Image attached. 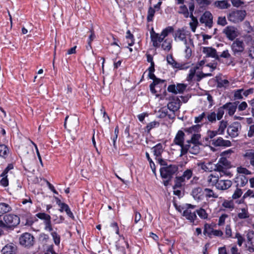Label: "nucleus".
I'll use <instances>...</instances> for the list:
<instances>
[{"instance_id": "obj_1", "label": "nucleus", "mask_w": 254, "mask_h": 254, "mask_svg": "<svg viewBox=\"0 0 254 254\" xmlns=\"http://www.w3.org/2000/svg\"><path fill=\"white\" fill-rule=\"evenodd\" d=\"M190 35L189 31L184 28H179L176 30L173 34L174 40L176 42H182L185 45V53L187 58H190L191 55V49L190 47V45L193 44L192 40L189 38L188 41L187 36Z\"/></svg>"}, {"instance_id": "obj_2", "label": "nucleus", "mask_w": 254, "mask_h": 254, "mask_svg": "<svg viewBox=\"0 0 254 254\" xmlns=\"http://www.w3.org/2000/svg\"><path fill=\"white\" fill-rule=\"evenodd\" d=\"M20 222V218L16 215L7 214L3 216V221L0 220V228H11L16 226Z\"/></svg>"}, {"instance_id": "obj_3", "label": "nucleus", "mask_w": 254, "mask_h": 254, "mask_svg": "<svg viewBox=\"0 0 254 254\" xmlns=\"http://www.w3.org/2000/svg\"><path fill=\"white\" fill-rule=\"evenodd\" d=\"M246 14L247 13L245 10H235L229 13L227 18L230 22L238 23L244 20Z\"/></svg>"}, {"instance_id": "obj_4", "label": "nucleus", "mask_w": 254, "mask_h": 254, "mask_svg": "<svg viewBox=\"0 0 254 254\" xmlns=\"http://www.w3.org/2000/svg\"><path fill=\"white\" fill-rule=\"evenodd\" d=\"M231 49L233 55L240 56L245 50V44L243 40L239 38L234 40L231 45Z\"/></svg>"}, {"instance_id": "obj_5", "label": "nucleus", "mask_w": 254, "mask_h": 254, "mask_svg": "<svg viewBox=\"0 0 254 254\" xmlns=\"http://www.w3.org/2000/svg\"><path fill=\"white\" fill-rule=\"evenodd\" d=\"M178 168L176 165H170L161 168L160 169V175L162 178L171 180L173 175L178 171Z\"/></svg>"}, {"instance_id": "obj_6", "label": "nucleus", "mask_w": 254, "mask_h": 254, "mask_svg": "<svg viewBox=\"0 0 254 254\" xmlns=\"http://www.w3.org/2000/svg\"><path fill=\"white\" fill-rule=\"evenodd\" d=\"M148 76L149 78L153 80V82L150 85V90L152 93L155 94L158 92L155 88H160L162 85H163L164 87H166L165 80L157 78L153 72L149 73Z\"/></svg>"}, {"instance_id": "obj_7", "label": "nucleus", "mask_w": 254, "mask_h": 254, "mask_svg": "<svg viewBox=\"0 0 254 254\" xmlns=\"http://www.w3.org/2000/svg\"><path fill=\"white\" fill-rule=\"evenodd\" d=\"M223 33L230 41L234 40L239 35L237 28L233 26H228L223 30Z\"/></svg>"}, {"instance_id": "obj_8", "label": "nucleus", "mask_w": 254, "mask_h": 254, "mask_svg": "<svg viewBox=\"0 0 254 254\" xmlns=\"http://www.w3.org/2000/svg\"><path fill=\"white\" fill-rule=\"evenodd\" d=\"M34 238L31 234L25 233L20 237L19 243L25 247H30L34 244Z\"/></svg>"}, {"instance_id": "obj_9", "label": "nucleus", "mask_w": 254, "mask_h": 254, "mask_svg": "<svg viewBox=\"0 0 254 254\" xmlns=\"http://www.w3.org/2000/svg\"><path fill=\"white\" fill-rule=\"evenodd\" d=\"M95 119L97 123L99 122L101 124H106L110 123V118L103 107L96 114Z\"/></svg>"}, {"instance_id": "obj_10", "label": "nucleus", "mask_w": 254, "mask_h": 254, "mask_svg": "<svg viewBox=\"0 0 254 254\" xmlns=\"http://www.w3.org/2000/svg\"><path fill=\"white\" fill-rule=\"evenodd\" d=\"M202 24H204L206 27L211 28L213 24V16L208 11H205L199 19Z\"/></svg>"}, {"instance_id": "obj_11", "label": "nucleus", "mask_w": 254, "mask_h": 254, "mask_svg": "<svg viewBox=\"0 0 254 254\" xmlns=\"http://www.w3.org/2000/svg\"><path fill=\"white\" fill-rule=\"evenodd\" d=\"M241 128V125L238 122H234L229 126L227 129V133L232 137H235L239 135Z\"/></svg>"}, {"instance_id": "obj_12", "label": "nucleus", "mask_w": 254, "mask_h": 254, "mask_svg": "<svg viewBox=\"0 0 254 254\" xmlns=\"http://www.w3.org/2000/svg\"><path fill=\"white\" fill-rule=\"evenodd\" d=\"M221 58L225 59L227 60L229 62L228 63V65H234L233 63L234 61V58L232 56L228 49H224L222 52L218 53V60H217L220 61Z\"/></svg>"}, {"instance_id": "obj_13", "label": "nucleus", "mask_w": 254, "mask_h": 254, "mask_svg": "<svg viewBox=\"0 0 254 254\" xmlns=\"http://www.w3.org/2000/svg\"><path fill=\"white\" fill-rule=\"evenodd\" d=\"M213 170L215 171L219 172L221 177L223 176L229 177H231L232 176V174L228 170V168L225 167L224 166H223L222 164L220 165L218 163L214 165V168H213Z\"/></svg>"}, {"instance_id": "obj_14", "label": "nucleus", "mask_w": 254, "mask_h": 254, "mask_svg": "<svg viewBox=\"0 0 254 254\" xmlns=\"http://www.w3.org/2000/svg\"><path fill=\"white\" fill-rule=\"evenodd\" d=\"M210 142L215 146L229 147L231 146V142L229 140H224L220 137L213 138L211 140Z\"/></svg>"}, {"instance_id": "obj_15", "label": "nucleus", "mask_w": 254, "mask_h": 254, "mask_svg": "<svg viewBox=\"0 0 254 254\" xmlns=\"http://www.w3.org/2000/svg\"><path fill=\"white\" fill-rule=\"evenodd\" d=\"M181 101L178 97L174 98L167 104L168 108L173 112H175L178 110L181 106Z\"/></svg>"}, {"instance_id": "obj_16", "label": "nucleus", "mask_w": 254, "mask_h": 254, "mask_svg": "<svg viewBox=\"0 0 254 254\" xmlns=\"http://www.w3.org/2000/svg\"><path fill=\"white\" fill-rule=\"evenodd\" d=\"M232 185V182L230 180L219 179L216 188L219 190H225L230 188Z\"/></svg>"}, {"instance_id": "obj_17", "label": "nucleus", "mask_w": 254, "mask_h": 254, "mask_svg": "<svg viewBox=\"0 0 254 254\" xmlns=\"http://www.w3.org/2000/svg\"><path fill=\"white\" fill-rule=\"evenodd\" d=\"M68 116H66L65 118L64 126L65 128H66L67 124H68V127L70 128H73L78 125V118L76 116H73L70 117L68 121Z\"/></svg>"}, {"instance_id": "obj_18", "label": "nucleus", "mask_w": 254, "mask_h": 254, "mask_svg": "<svg viewBox=\"0 0 254 254\" xmlns=\"http://www.w3.org/2000/svg\"><path fill=\"white\" fill-rule=\"evenodd\" d=\"M202 52L207 57L214 58L215 60H218V53L216 50L212 47H203Z\"/></svg>"}, {"instance_id": "obj_19", "label": "nucleus", "mask_w": 254, "mask_h": 254, "mask_svg": "<svg viewBox=\"0 0 254 254\" xmlns=\"http://www.w3.org/2000/svg\"><path fill=\"white\" fill-rule=\"evenodd\" d=\"M204 191L200 187L194 188L191 191V195L195 200H201L203 198Z\"/></svg>"}, {"instance_id": "obj_20", "label": "nucleus", "mask_w": 254, "mask_h": 254, "mask_svg": "<svg viewBox=\"0 0 254 254\" xmlns=\"http://www.w3.org/2000/svg\"><path fill=\"white\" fill-rule=\"evenodd\" d=\"M248 182V179L243 175H239L235 179V182L237 183V187H243Z\"/></svg>"}, {"instance_id": "obj_21", "label": "nucleus", "mask_w": 254, "mask_h": 254, "mask_svg": "<svg viewBox=\"0 0 254 254\" xmlns=\"http://www.w3.org/2000/svg\"><path fill=\"white\" fill-rule=\"evenodd\" d=\"M245 159L254 167V149H248L244 155Z\"/></svg>"}, {"instance_id": "obj_22", "label": "nucleus", "mask_w": 254, "mask_h": 254, "mask_svg": "<svg viewBox=\"0 0 254 254\" xmlns=\"http://www.w3.org/2000/svg\"><path fill=\"white\" fill-rule=\"evenodd\" d=\"M3 254H15L16 247L13 244H8L5 246L1 251Z\"/></svg>"}, {"instance_id": "obj_23", "label": "nucleus", "mask_w": 254, "mask_h": 254, "mask_svg": "<svg viewBox=\"0 0 254 254\" xmlns=\"http://www.w3.org/2000/svg\"><path fill=\"white\" fill-rule=\"evenodd\" d=\"M185 133L182 130H179L174 138V142L178 145H183L184 143Z\"/></svg>"}, {"instance_id": "obj_24", "label": "nucleus", "mask_w": 254, "mask_h": 254, "mask_svg": "<svg viewBox=\"0 0 254 254\" xmlns=\"http://www.w3.org/2000/svg\"><path fill=\"white\" fill-rule=\"evenodd\" d=\"M183 215L187 219L190 220V222H193L197 218L195 212H191V211L188 209L184 211Z\"/></svg>"}, {"instance_id": "obj_25", "label": "nucleus", "mask_w": 254, "mask_h": 254, "mask_svg": "<svg viewBox=\"0 0 254 254\" xmlns=\"http://www.w3.org/2000/svg\"><path fill=\"white\" fill-rule=\"evenodd\" d=\"M214 5L220 9H227L230 6V4L228 3V0H217L215 1Z\"/></svg>"}, {"instance_id": "obj_26", "label": "nucleus", "mask_w": 254, "mask_h": 254, "mask_svg": "<svg viewBox=\"0 0 254 254\" xmlns=\"http://www.w3.org/2000/svg\"><path fill=\"white\" fill-rule=\"evenodd\" d=\"M154 36H152L151 38V42H152L153 46L155 47H159L160 45V43L163 42V39L162 36L159 34H154Z\"/></svg>"}, {"instance_id": "obj_27", "label": "nucleus", "mask_w": 254, "mask_h": 254, "mask_svg": "<svg viewBox=\"0 0 254 254\" xmlns=\"http://www.w3.org/2000/svg\"><path fill=\"white\" fill-rule=\"evenodd\" d=\"M154 155L157 158L161 157V154L163 152V146L161 143H158L154 146L152 149Z\"/></svg>"}, {"instance_id": "obj_28", "label": "nucleus", "mask_w": 254, "mask_h": 254, "mask_svg": "<svg viewBox=\"0 0 254 254\" xmlns=\"http://www.w3.org/2000/svg\"><path fill=\"white\" fill-rule=\"evenodd\" d=\"M167 63L171 65L172 67H173L174 68L180 69L183 68V65L176 62L173 59L172 55H169L167 57Z\"/></svg>"}, {"instance_id": "obj_29", "label": "nucleus", "mask_w": 254, "mask_h": 254, "mask_svg": "<svg viewBox=\"0 0 254 254\" xmlns=\"http://www.w3.org/2000/svg\"><path fill=\"white\" fill-rule=\"evenodd\" d=\"M226 105V110H228V114L230 116H232L235 113L237 105L236 103L229 102L225 104Z\"/></svg>"}, {"instance_id": "obj_30", "label": "nucleus", "mask_w": 254, "mask_h": 254, "mask_svg": "<svg viewBox=\"0 0 254 254\" xmlns=\"http://www.w3.org/2000/svg\"><path fill=\"white\" fill-rule=\"evenodd\" d=\"M189 151L192 154H197L199 152L200 148L198 144L191 143L189 145Z\"/></svg>"}, {"instance_id": "obj_31", "label": "nucleus", "mask_w": 254, "mask_h": 254, "mask_svg": "<svg viewBox=\"0 0 254 254\" xmlns=\"http://www.w3.org/2000/svg\"><path fill=\"white\" fill-rule=\"evenodd\" d=\"M190 17L191 18L192 21L190 23V28L192 32H195L198 24L197 19L193 15L192 13H190Z\"/></svg>"}, {"instance_id": "obj_32", "label": "nucleus", "mask_w": 254, "mask_h": 254, "mask_svg": "<svg viewBox=\"0 0 254 254\" xmlns=\"http://www.w3.org/2000/svg\"><path fill=\"white\" fill-rule=\"evenodd\" d=\"M204 193H205V196L207 198L213 197L217 198L218 197V195L214 192L212 190L209 188H205L204 190Z\"/></svg>"}, {"instance_id": "obj_33", "label": "nucleus", "mask_w": 254, "mask_h": 254, "mask_svg": "<svg viewBox=\"0 0 254 254\" xmlns=\"http://www.w3.org/2000/svg\"><path fill=\"white\" fill-rule=\"evenodd\" d=\"M9 153V149L4 144H0V157L5 158Z\"/></svg>"}, {"instance_id": "obj_34", "label": "nucleus", "mask_w": 254, "mask_h": 254, "mask_svg": "<svg viewBox=\"0 0 254 254\" xmlns=\"http://www.w3.org/2000/svg\"><path fill=\"white\" fill-rule=\"evenodd\" d=\"M228 126L227 121L222 120L220 122L219 128L217 130L219 134H223L224 132V130Z\"/></svg>"}, {"instance_id": "obj_35", "label": "nucleus", "mask_w": 254, "mask_h": 254, "mask_svg": "<svg viewBox=\"0 0 254 254\" xmlns=\"http://www.w3.org/2000/svg\"><path fill=\"white\" fill-rule=\"evenodd\" d=\"M199 68V66L197 65L192 67L190 70V73L188 74L187 80L188 81H190L192 80L193 77H194L196 70Z\"/></svg>"}, {"instance_id": "obj_36", "label": "nucleus", "mask_w": 254, "mask_h": 254, "mask_svg": "<svg viewBox=\"0 0 254 254\" xmlns=\"http://www.w3.org/2000/svg\"><path fill=\"white\" fill-rule=\"evenodd\" d=\"M206 117L209 122L211 123L216 121L217 116L215 112H208L206 114Z\"/></svg>"}, {"instance_id": "obj_37", "label": "nucleus", "mask_w": 254, "mask_h": 254, "mask_svg": "<svg viewBox=\"0 0 254 254\" xmlns=\"http://www.w3.org/2000/svg\"><path fill=\"white\" fill-rule=\"evenodd\" d=\"M11 210L10 206L5 203H0V213H6Z\"/></svg>"}, {"instance_id": "obj_38", "label": "nucleus", "mask_w": 254, "mask_h": 254, "mask_svg": "<svg viewBox=\"0 0 254 254\" xmlns=\"http://www.w3.org/2000/svg\"><path fill=\"white\" fill-rule=\"evenodd\" d=\"M219 180V179L218 178V177H216L212 174H210L208 177L207 182L211 184L212 185L215 186V187H216V185L217 184Z\"/></svg>"}, {"instance_id": "obj_39", "label": "nucleus", "mask_w": 254, "mask_h": 254, "mask_svg": "<svg viewBox=\"0 0 254 254\" xmlns=\"http://www.w3.org/2000/svg\"><path fill=\"white\" fill-rule=\"evenodd\" d=\"M213 229L211 227V226L207 224H205L204 226V230H203V234L205 235H207L209 237H211L212 235V231Z\"/></svg>"}, {"instance_id": "obj_40", "label": "nucleus", "mask_w": 254, "mask_h": 254, "mask_svg": "<svg viewBox=\"0 0 254 254\" xmlns=\"http://www.w3.org/2000/svg\"><path fill=\"white\" fill-rule=\"evenodd\" d=\"M226 105L225 104L219 107L217 111L216 116L218 120H220L224 114V110L226 109Z\"/></svg>"}, {"instance_id": "obj_41", "label": "nucleus", "mask_w": 254, "mask_h": 254, "mask_svg": "<svg viewBox=\"0 0 254 254\" xmlns=\"http://www.w3.org/2000/svg\"><path fill=\"white\" fill-rule=\"evenodd\" d=\"M51 235L53 238L55 245L57 246L59 245L61 242L60 236L56 231L52 232L51 233Z\"/></svg>"}, {"instance_id": "obj_42", "label": "nucleus", "mask_w": 254, "mask_h": 254, "mask_svg": "<svg viewBox=\"0 0 254 254\" xmlns=\"http://www.w3.org/2000/svg\"><path fill=\"white\" fill-rule=\"evenodd\" d=\"M200 127L201 126L199 125L192 126L190 127L186 128L185 131L190 133H195V132H198Z\"/></svg>"}, {"instance_id": "obj_43", "label": "nucleus", "mask_w": 254, "mask_h": 254, "mask_svg": "<svg viewBox=\"0 0 254 254\" xmlns=\"http://www.w3.org/2000/svg\"><path fill=\"white\" fill-rule=\"evenodd\" d=\"M185 181L181 177H177L175 180V184L173 187V189L175 190L176 188H180L182 186V183Z\"/></svg>"}, {"instance_id": "obj_44", "label": "nucleus", "mask_w": 254, "mask_h": 254, "mask_svg": "<svg viewBox=\"0 0 254 254\" xmlns=\"http://www.w3.org/2000/svg\"><path fill=\"white\" fill-rule=\"evenodd\" d=\"M174 28L172 26H168L162 31V32L160 34V35L164 39L166 37L168 36L169 33L172 32Z\"/></svg>"}, {"instance_id": "obj_45", "label": "nucleus", "mask_w": 254, "mask_h": 254, "mask_svg": "<svg viewBox=\"0 0 254 254\" xmlns=\"http://www.w3.org/2000/svg\"><path fill=\"white\" fill-rule=\"evenodd\" d=\"M237 171L239 175H251L252 172L246 168L242 167H239L237 168Z\"/></svg>"}, {"instance_id": "obj_46", "label": "nucleus", "mask_w": 254, "mask_h": 254, "mask_svg": "<svg viewBox=\"0 0 254 254\" xmlns=\"http://www.w3.org/2000/svg\"><path fill=\"white\" fill-rule=\"evenodd\" d=\"M218 163L220 165L222 164L223 166H224L225 167H226L228 169H229L231 167V163L230 162L224 157L221 158Z\"/></svg>"}, {"instance_id": "obj_47", "label": "nucleus", "mask_w": 254, "mask_h": 254, "mask_svg": "<svg viewBox=\"0 0 254 254\" xmlns=\"http://www.w3.org/2000/svg\"><path fill=\"white\" fill-rule=\"evenodd\" d=\"M178 12L184 14V16L186 18L189 16L188 8L185 5H183L180 6V9L178 11Z\"/></svg>"}, {"instance_id": "obj_48", "label": "nucleus", "mask_w": 254, "mask_h": 254, "mask_svg": "<svg viewBox=\"0 0 254 254\" xmlns=\"http://www.w3.org/2000/svg\"><path fill=\"white\" fill-rule=\"evenodd\" d=\"M238 217L240 219H246L249 217V214L248 210L245 208H242L241 212L238 214Z\"/></svg>"}, {"instance_id": "obj_49", "label": "nucleus", "mask_w": 254, "mask_h": 254, "mask_svg": "<svg viewBox=\"0 0 254 254\" xmlns=\"http://www.w3.org/2000/svg\"><path fill=\"white\" fill-rule=\"evenodd\" d=\"M159 123L156 121H153L149 123L146 127V129L148 132L153 128L159 127Z\"/></svg>"}, {"instance_id": "obj_50", "label": "nucleus", "mask_w": 254, "mask_h": 254, "mask_svg": "<svg viewBox=\"0 0 254 254\" xmlns=\"http://www.w3.org/2000/svg\"><path fill=\"white\" fill-rule=\"evenodd\" d=\"M155 12V9L153 8L150 7L148 10L147 17V20L148 22L152 21L153 20Z\"/></svg>"}, {"instance_id": "obj_51", "label": "nucleus", "mask_w": 254, "mask_h": 254, "mask_svg": "<svg viewBox=\"0 0 254 254\" xmlns=\"http://www.w3.org/2000/svg\"><path fill=\"white\" fill-rule=\"evenodd\" d=\"M196 211L199 217L201 219H205L207 218L208 214L204 209L200 208L199 209L197 210Z\"/></svg>"}, {"instance_id": "obj_52", "label": "nucleus", "mask_w": 254, "mask_h": 254, "mask_svg": "<svg viewBox=\"0 0 254 254\" xmlns=\"http://www.w3.org/2000/svg\"><path fill=\"white\" fill-rule=\"evenodd\" d=\"M192 172L190 169H188L186 170L184 173L183 175L181 176L182 177L185 181L189 180L192 176Z\"/></svg>"}, {"instance_id": "obj_53", "label": "nucleus", "mask_w": 254, "mask_h": 254, "mask_svg": "<svg viewBox=\"0 0 254 254\" xmlns=\"http://www.w3.org/2000/svg\"><path fill=\"white\" fill-rule=\"evenodd\" d=\"M244 89H240L234 91V97L235 99H243V92Z\"/></svg>"}, {"instance_id": "obj_54", "label": "nucleus", "mask_w": 254, "mask_h": 254, "mask_svg": "<svg viewBox=\"0 0 254 254\" xmlns=\"http://www.w3.org/2000/svg\"><path fill=\"white\" fill-rule=\"evenodd\" d=\"M36 217H38L41 220H43L44 222L51 218L50 215L46 214L45 213H38L36 214Z\"/></svg>"}, {"instance_id": "obj_55", "label": "nucleus", "mask_w": 254, "mask_h": 254, "mask_svg": "<svg viewBox=\"0 0 254 254\" xmlns=\"http://www.w3.org/2000/svg\"><path fill=\"white\" fill-rule=\"evenodd\" d=\"M222 206L225 208L232 210L234 208V205L232 201L225 200L222 203Z\"/></svg>"}, {"instance_id": "obj_56", "label": "nucleus", "mask_w": 254, "mask_h": 254, "mask_svg": "<svg viewBox=\"0 0 254 254\" xmlns=\"http://www.w3.org/2000/svg\"><path fill=\"white\" fill-rule=\"evenodd\" d=\"M38 219L36 217H32L31 216H28L26 219L25 225L31 226L35 221H37Z\"/></svg>"}, {"instance_id": "obj_57", "label": "nucleus", "mask_w": 254, "mask_h": 254, "mask_svg": "<svg viewBox=\"0 0 254 254\" xmlns=\"http://www.w3.org/2000/svg\"><path fill=\"white\" fill-rule=\"evenodd\" d=\"M248 52L249 57L252 59H254V43H252L251 45L248 48Z\"/></svg>"}, {"instance_id": "obj_58", "label": "nucleus", "mask_w": 254, "mask_h": 254, "mask_svg": "<svg viewBox=\"0 0 254 254\" xmlns=\"http://www.w3.org/2000/svg\"><path fill=\"white\" fill-rule=\"evenodd\" d=\"M145 155H146V157L148 160V161L149 162V164H150V166L152 169V171L153 172V173L154 174H156V173H155V164L152 161V159L150 158V156H149V154L148 152H146L145 153Z\"/></svg>"}, {"instance_id": "obj_59", "label": "nucleus", "mask_w": 254, "mask_h": 254, "mask_svg": "<svg viewBox=\"0 0 254 254\" xmlns=\"http://www.w3.org/2000/svg\"><path fill=\"white\" fill-rule=\"evenodd\" d=\"M176 86L177 94L182 93L186 89L187 86L182 83L177 84Z\"/></svg>"}, {"instance_id": "obj_60", "label": "nucleus", "mask_w": 254, "mask_h": 254, "mask_svg": "<svg viewBox=\"0 0 254 254\" xmlns=\"http://www.w3.org/2000/svg\"><path fill=\"white\" fill-rule=\"evenodd\" d=\"M242 193L243 192L242 190L239 188L238 187H237L236 190H235L232 195V198L234 199L239 198L241 196Z\"/></svg>"}, {"instance_id": "obj_61", "label": "nucleus", "mask_w": 254, "mask_h": 254, "mask_svg": "<svg viewBox=\"0 0 254 254\" xmlns=\"http://www.w3.org/2000/svg\"><path fill=\"white\" fill-rule=\"evenodd\" d=\"M212 165V163L208 162L207 164H205L204 163H201L200 164V166H201V168L204 170L205 171H211V169H212V167L209 168L210 166H211Z\"/></svg>"}, {"instance_id": "obj_62", "label": "nucleus", "mask_w": 254, "mask_h": 254, "mask_svg": "<svg viewBox=\"0 0 254 254\" xmlns=\"http://www.w3.org/2000/svg\"><path fill=\"white\" fill-rule=\"evenodd\" d=\"M231 1L233 6L236 7H241L245 4L243 0H231Z\"/></svg>"}, {"instance_id": "obj_63", "label": "nucleus", "mask_w": 254, "mask_h": 254, "mask_svg": "<svg viewBox=\"0 0 254 254\" xmlns=\"http://www.w3.org/2000/svg\"><path fill=\"white\" fill-rule=\"evenodd\" d=\"M127 39H130V42H128V45L129 46H131L134 44V39H133V35L130 33V31L129 30H127L126 33V36Z\"/></svg>"}, {"instance_id": "obj_64", "label": "nucleus", "mask_w": 254, "mask_h": 254, "mask_svg": "<svg viewBox=\"0 0 254 254\" xmlns=\"http://www.w3.org/2000/svg\"><path fill=\"white\" fill-rule=\"evenodd\" d=\"M217 23L221 26H225L227 24L226 17L225 16H220L218 18Z\"/></svg>"}]
</instances>
